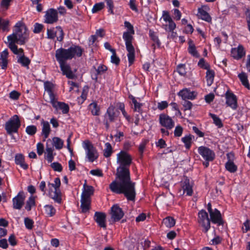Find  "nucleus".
<instances>
[{
  "instance_id": "a19ab883",
  "label": "nucleus",
  "mask_w": 250,
  "mask_h": 250,
  "mask_svg": "<svg viewBox=\"0 0 250 250\" xmlns=\"http://www.w3.org/2000/svg\"><path fill=\"white\" fill-rule=\"evenodd\" d=\"M9 23L8 20H4L0 18V28L1 27L3 31H9Z\"/></svg>"
},
{
  "instance_id": "4c0bfd02",
  "label": "nucleus",
  "mask_w": 250,
  "mask_h": 250,
  "mask_svg": "<svg viewBox=\"0 0 250 250\" xmlns=\"http://www.w3.org/2000/svg\"><path fill=\"white\" fill-rule=\"evenodd\" d=\"M226 169L230 172H234L237 170V166L233 162H227L226 164Z\"/></svg>"
},
{
  "instance_id": "39448f33",
  "label": "nucleus",
  "mask_w": 250,
  "mask_h": 250,
  "mask_svg": "<svg viewBox=\"0 0 250 250\" xmlns=\"http://www.w3.org/2000/svg\"><path fill=\"white\" fill-rule=\"evenodd\" d=\"M61 181L59 178L55 179L54 184H48V196L59 204L62 202V193L59 189Z\"/></svg>"
},
{
  "instance_id": "f704fd0d",
  "label": "nucleus",
  "mask_w": 250,
  "mask_h": 250,
  "mask_svg": "<svg viewBox=\"0 0 250 250\" xmlns=\"http://www.w3.org/2000/svg\"><path fill=\"white\" fill-rule=\"evenodd\" d=\"M214 77V72L213 70L208 69L206 73V79L208 85L210 86L213 82Z\"/></svg>"
},
{
  "instance_id": "e433bc0d",
  "label": "nucleus",
  "mask_w": 250,
  "mask_h": 250,
  "mask_svg": "<svg viewBox=\"0 0 250 250\" xmlns=\"http://www.w3.org/2000/svg\"><path fill=\"white\" fill-rule=\"evenodd\" d=\"M45 213L49 216H53L56 213V209L51 205H46L44 206Z\"/></svg>"
},
{
  "instance_id": "8fccbe9b",
  "label": "nucleus",
  "mask_w": 250,
  "mask_h": 250,
  "mask_svg": "<svg viewBox=\"0 0 250 250\" xmlns=\"http://www.w3.org/2000/svg\"><path fill=\"white\" fill-rule=\"evenodd\" d=\"M104 5L103 2L96 3L93 6L92 11L93 13H96L102 9L104 7Z\"/></svg>"
},
{
  "instance_id": "6ab92c4d",
  "label": "nucleus",
  "mask_w": 250,
  "mask_h": 250,
  "mask_svg": "<svg viewBox=\"0 0 250 250\" xmlns=\"http://www.w3.org/2000/svg\"><path fill=\"white\" fill-rule=\"evenodd\" d=\"M182 188L184 193H186L187 195L191 196L192 194V184L190 182L189 179L186 178L182 182Z\"/></svg>"
},
{
  "instance_id": "680f3d73",
  "label": "nucleus",
  "mask_w": 250,
  "mask_h": 250,
  "mask_svg": "<svg viewBox=\"0 0 250 250\" xmlns=\"http://www.w3.org/2000/svg\"><path fill=\"white\" fill-rule=\"evenodd\" d=\"M20 96V93L16 90H13L9 94V97L13 100H17Z\"/></svg>"
},
{
  "instance_id": "473e14b6",
  "label": "nucleus",
  "mask_w": 250,
  "mask_h": 250,
  "mask_svg": "<svg viewBox=\"0 0 250 250\" xmlns=\"http://www.w3.org/2000/svg\"><path fill=\"white\" fill-rule=\"evenodd\" d=\"M18 55H20L21 56L18 59V62L22 64V65L24 66H28L30 62V60L24 56L23 51L22 53L20 52Z\"/></svg>"
},
{
  "instance_id": "9b49d317",
  "label": "nucleus",
  "mask_w": 250,
  "mask_h": 250,
  "mask_svg": "<svg viewBox=\"0 0 250 250\" xmlns=\"http://www.w3.org/2000/svg\"><path fill=\"white\" fill-rule=\"evenodd\" d=\"M111 219L115 222L119 221L124 216L122 209L117 205H114L111 208Z\"/></svg>"
},
{
  "instance_id": "e2e57ef3",
  "label": "nucleus",
  "mask_w": 250,
  "mask_h": 250,
  "mask_svg": "<svg viewBox=\"0 0 250 250\" xmlns=\"http://www.w3.org/2000/svg\"><path fill=\"white\" fill-rule=\"evenodd\" d=\"M90 173L94 176H97L99 177H102L103 174L102 171L99 169H93L90 171Z\"/></svg>"
},
{
  "instance_id": "774afa93",
  "label": "nucleus",
  "mask_w": 250,
  "mask_h": 250,
  "mask_svg": "<svg viewBox=\"0 0 250 250\" xmlns=\"http://www.w3.org/2000/svg\"><path fill=\"white\" fill-rule=\"evenodd\" d=\"M182 104L184 107L185 110L190 109L192 106V104L190 102L186 100H185V101Z\"/></svg>"
},
{
  "instance_id": "6e6d98bb",
  "label": "nucleus",
  "mask_w": 250,
  "mask_h": 250,
  "mask_svg": "<svg viewBox=\"0 0 250 250\" xmlns=\"http://www.w3.org/2000/svg\"><path fill=\"white\" fill-rule=\"evenodd\" d=\"M107 70V67L106 66L103 64H101L98 66V68L96 69V71L97 74L100 75L104 73Z\"/></svg>"
},
{
  "instance_id": "f8f14e48",
  "label": "nucleus",
  "mask_w": 250,
  "mask_h": 250,
  "mask_svg": "<svg viewBox=\"0 0 250 250\" xmlns=\"http://www.w3.org/2000/svg\"><path fill=\"white\" fill-rule=\"evenodd\" d=\"M58 21V12L54 9H50L46 11L45 15V22L47 23H53Z\"/></svg>"
},
{
  "instance_id": "7ed1b4c3",
  "label": "nucleus",
  "mask_w": 250,
  "mask_h": 250,
  "mask_svg": "<svg viewBox=\"0 0 250 250\" xmlns=\"http://www.w3.org/2000/svg\"><path fill=\"white\" fill-rule=\"evenodd\" d=\"M124 23L125 26L127 28L128 30L124 33L123 39L125 42L126 50L128 52L127 57L129 65H131L133 63L135 58V49L132 44L133 39L132 35L135 32L133 25L129 22L125 21Z\"/></svg>"
},
{
  "instance_id": "0e129e2a",
  "label": "nucleus",
  "mask_w": 250,
  "mask_h": 250,
  "mask_svg": "<svg viewBox=\"0 0 250 250\" xmlns=\"http://www.w3.org/2000/svg\"><path fill=\"white\" fill-rule=\"evenodd\" d=\"M183 132V128L180 125H178L175 127L174 130V135L180 137L182 135Z\"/></svg>"
},
{
  "instance_id": "412c9836",
  "label": "nucleus",
  "mask_w": 250,
  "mask_h": 250,
  "mask_svg": "<svg viewBox=\"0 0 250 250\" xmlns=\"http://www.w3.org/2000/svg\"><path fill=\"white\" fill-rule=\"evenodd\" d=\"M209 214L211 221L213 223L218 224L219 225L223 224L221 213L217 209H215Z\"/></svg>"
},
{
  "instance_id": "9d476101",
  "label": "nucleus",
  "mask_w": 250,
  "mask_h": 250,
  "mask_svg": "<svg viewBox=\"0 0 250 250\" xmlns=\"http://www.w3.org/2000/svg\"><path fill=\"white\" fill-rule=\"evenodd\" d=\"M160 124L167 129H170L174 126L172 119L166 114H161L159 116Z\"/></svg>"
},
{
  "instance_id": "7c9ffc66",
  "label": "nucleus",
  "mask_w": 250,
  "mask_h": 250,
  "mask_svg": "<svg viewBox=\"0 0 250 250\" xmlns=\"http://www.w3.org/2000/svg\"><path fill=\"white\" fill-rule=\"evenodd\" d=\"M163 224L166 227L171 228L175 225V220L172 217L168 216L163 219Z\"/></svg>"
},
{
  "instance_id": "393cba45",
  "label": "nucleus",
  "mask_w": 250,
  "mask_h": 250,
  "mask_svg": "<svg viewBox=\"0 0 250 250\" xmlns=\"http://www.w3.org/2000/svg\"><path fill=\"white\" fill-rule=\"evenodd\" d=\"M15 163L17 165H20V167L24 169H27L28 167L27 164L24 162V156L21 154H17L15 157Z\"/></svg>"
},
{
  "instance_id": "052dcab7",
  "label": "nucleus",
  "mask_w": 250,
  "mask_h": 250,
  "mask_svg": "<svg viewBox=\"0 0 250 250\" xmlns=\"http://www.w3.org/2000/svg\"><path fill=\"white\" fill-rule=\"evenodd\" d=\"M189 52L194 57H198V53L196 51L195 47L193 44L191 45V44H189Z\"/></svg>"
},
{
  "instance_id": "58836bf2",
  "label": "nucleus",
  "mask_w": 250,
  "mask_h": 250,
  "mask_svg": "<svg viewBox=\"0 0 250 250\" xmlns=\"http://www.w3.org/2000/svg\"><path fill=\"white\" fill-rule=\"evenodd\" d=\"M105 146L106 148L104 150V155L105 157H109L112 153V146L109 143H106Z\"/></svg>"
},
{
  "instance_id": "5fc2aeb1",
  "label": "nucleus",
  "mask_w": 250,
  "mask_h": 250,
  "mask_svg": "<svg viewBox=\"0 0 250 250\" xmlns=\"http://www.w3.org/2000/svg\"><path fill=\"white\" fill-rule=\"evenodd\" d=\"M106 2L107 6L108 8V11L110 12L111 14H114L113 8L114 4L112 0H105Z\"/></svg>"
},
{
  "instance_id": "a211bd4d",
  "label": "nucleus",
  "mask_w": 250,
  "mask_h": 250,
  "mask_svg": "<svg viewBox=\"0 0 250 250\" xmlns=\"http://www.w3.org/2000/svg\"><path fill=\"white\" fill-rule=\"evenodd\" d=\"M178 95L181 96L183 100L194 99L197 95V94L194 91H190L187 88L183 89L178 93Z\"/></svg>"
},
{
  "instance_id": "338daca9",
  "label": "nucleus",
  "mask_w": 250,
  "mask_h": 250,
  "mask_svg": "<svg viewBox=\"0 0 250 250\" xmlns=\"http://www.w3.org/2000/svg\"><path fill=\"white\" fill-rule=\"evenodd\" d=\"M37 153L39 155H42L44 151V146L42 144L39 143L37 145Z\"/></svg>"
},
{
  "instance_id": "bf43d9fd",
  "label": "nucleus",
  "mask_w": 250,
  "mask_h": 250,
  "mask_svg": "<svg viewBox=\"0 0 250 250\" xmlns=\"http://www.w3.org/2000/svg\"><path fill=\"white\" fill-rule=\"evenodd\" d=\"M112 53V55L111 57V62L117 65L120 62V59L117 56L116 51H115V53Z\"/></svg>"
},
{
  "instance_id": "6e6552de",
  "label": "nucleus",
  "mask_w": 250,
  "mask_h": 250,
  "mask_svg": "<svg viewBox=\"0 0 250 250\" xmlns=\"http://www.w3.org/2000/svg\"><path fill=\"white\" fill-rule=\"evenodd\" d=\"M198 152L206 161H211L214 158L215 154L214 152L206 146H201L199 147Z\"/></svg>"
},
{
  "instance_id": "ea45409f",
  "label": "nucleus",
  "mask_w": 250,
  "mask_h": 250,
  "mask_svg": "<svg viewBox=\"0 0 250 250\" xmlns=\"http://www.w3.org/2000/svg\"><path fill=\"white\" fill-rule=\"evenodd\" d=\"M209 219L208 216V214L207 212L204 210H201L198 213V222H200V221L206 220Z\"/></svg>"
},
{
  "instance_id": "aec40b11",
  "label": "nucleus",
  "mask_w": 250,
  "mask_h": 250,
  "mask_svg": "<svg viewBox=\"0 0 250 250\" xmlns=\"http://www.w3.org/2000/svg\"><path fill=\"white\" fill-rule=\"evenodd\" d=\"M45 90L48 93L49 96L50 102L56 98V95L53 92L55 85L51 82L46 81L44 83Z\"/></svg>"
},
{
  "instance_id": "c85d7f7f",
  "label": "nucleus",
  "mask_w": 250,
  "mask_h": 250,
  "mask_svg": "<svg viewBox=\"0 0 250 250\" xmlns=\"http://www.w3.org/2000/svg\"><path fill=\"white\" fill-rule=\"evenodd\" d=\"M51 143H49V144L52 145L53 146H55L57 149H61L63 145V141L59 137H54L51 140Z\"/></svg>"
},
{
  "instance_id": "a18cd8bd",
  "label": "nucleus",
  "mask_w": 250,
  "mask_h": 250,
  "mask_svg": "<svg viewBox=\"0 0 250 250\" xmlns=\"http://www.w3.org/2000/svg\"><path fill=\"white\" fill-rule=\"evenodd\" d=\"M210 116L213 120L214 123L217 125L219 127H221L223 126L221 120L215 114L209 113Z\"/></svg>"
},
{
  "instance_id": "4468645a",
  "label": "nucleus",
  "mask_w": 250,
  "mask_h": 250,
  "mask_svg": "<svg viewBox=\"0 0 250 250\" xmlns=\"http://www.w3.org/2000/svg\"><path fill=\"white\" fill-rule=\"evenodd\" d=\"M106 215L105 213L101 212H96L94 215V220L98 224L99 226L106 229L105 224Z\"/></svg>"
},
{
  "instance_id": "49530a36",
  "label": "nucleus",
  "mask_w": 250,
  "mask_h": 250,
  "mask_svg": "<svg viewBox=\"0 0 250 250\" xmlns=\"http://www.w3.org/2000/svg\"><path fill=\"white\" fill-rule=\"evenodd\" d=\"M149 36L151 39V40L157 44L158 46H160V41L158 38V37L156 36L155 33L151 30H149Z\"/></svg>"
},
{
  "instance_id": "4be33fe9",
  "label": "nucleus",
  "mask_w": 250,
  "mask_h": 250,
  "mask_svg": "<svg viewBox=\"0 0 250 250\" xmlns=\"http://www.w3.org/2000/svg\"><path fill=\"white\" fill-rule=\"evenodd\" d=\"M8 56V52L7 49H5L0 54V65L2 69H5L7 68L8 61L7 58Z\"/></svg>"
},
{
  "instance_id": "5701e85b",
  "label": "nucleus",
  "mask_w": 250,
  "mask_h": 250,
  "mask_svg": "<svg viewBox=\"0 0 250 250\" xmlns=\"http://www.w3.org/2000/svg\"><path fill=\"white\" fill-rule=\"evenodd\" d=\"M49 143H51V139H48L47 140L46 145V159L47 160L48 162H51L53 159V152L54 148L53 147L51 146V145L49 144Z\"/></svg>"
},
{
  "instance_id": "79ce46f5",
  "label": "nucleus",
  "mask_w": 250,
  "mask_h": 250,
  "mask_svg": "<svg viewBox=\"0 0 250 250\" xmlns=\"http://www.w3.org/2000/svg\"><path fill=\"white\" fill-rule=\"evenodd\" d=\"M35 205V199L33 196H31L26 202L25 209L28 211L31 210V208Z\"/></svg>"
},
{
  "instance_id": "de8ad7c7",
  "label": "nucleus",
  "mask_w": 250,
  "mask_h": 250,
  "mask_svg": "<svg viewBox=\"0 0 250 250\" xmlns=\"http://www.w3.org/2000/svg\"><path fill=\"white\" fill-rule=\"evenodd\" d=\"M37 131V127L35 125H29L26 128V133L30 135H34Z\"/></svg>"
},
{
  "instance_id": "cd10ccee",
  "label": "nucleus",
  "mask_w": 250,
  "mask_h": 250,
  "mask_svg": "<svg viewBox=\"0 0 250 250\" xmlns=\"http://www.w3.org/2000/svg\"><path fill=\"white\" fill-rule=\"evenodd\" d=\"M81 208L83 212L88 211L90 208V198H87L81 197Z\"/></svg>"
},
{
  "instance_id": "b1692460",
  "label": "nucleus",
  "mask_w": 250,
  "mask_h": 250,
  "mask_svg": "<svg viewBox=\"0 0 250 250\" xmlns=\"http://www.w3.org/2000/svg\"><path fill=\"white\" fill-rule=\"evenodd\" d=\"M94 188L91 186H88L85 183L83 185V190L82 194V197L90 198V196L93 194Z\"/></svg>"
},
{
  "instance_id": "c9c22d12",
  "label": "nucleus",
  "mask_w": 250,
  "mask_h": 250,
  "mask_svg": "<svg viewBox=\"0 0 250 250\" xmlns=\"http://www.w3.org/2000/svg\"><path fill=\"white\" fill-rule=\"evenodd\" d=\"M200 226H201L203 228V231L206 233L208 229H210V220H203L200 221V222H198Z\"/></svg>"
},
{
  "instance_id": "603ef678",
  "label": "nucleus",
  "mask_w": 250,
  "mask_h": 250,
  "mask_svg": "<svg viewBox=\"0 0 250 250\" xmlns=\"http://www.w3.org/2000/svg\"><path fill=\"white\" fill-rule=\"evenodd\" d=\"M243 233H246L248 230H250V221L247 220L244 223L242 228Z\"/></svg>"
},
{
  "instance_id": "423d86ee",
  "label": "nucleus",
  "mask_w": 250,
  "mask_h": 250,
  "mask_svg": "<svg viewBox=\"0 0 250 250\" xmlns=\"http://www.w3.org/2000/svg\"><path fill=\"white\" fill-rule=\"evenodd\" d=\"M21 125V122L18 115H15L11 118L6 123L5 129L9 134L17 132Z\"/></svg>"
},
{
  "instance_id": "37998d69",
  "label": "nucleus",
  "mask_w": 250,
  "mask_h": 250,
  "mask_svg": "<svg viewBox=\"0 0 250 250\" xmlns=\"http://www.w3.org/2000/svg\"><path fill=\"white\" fill-rule=\"evenodd\" d=\"M56 37L58 41L61 42L63 38V32L60 26H57L56 28Z\"/></svg>"
},
{
  "instance_id": "3c124183",
  "label": "nucleus",
  "mask_w": 250,
  "mask_h": 250,
  "mask_svg": "<svg viewBox=\"0 0 250 250\" xmlns=\"http://www.w3.org/2000/svg\"><path fill=\"white\" fill-rule=\"evenodd\" d=\"M198 64L201 68L207 70L209 69V65L208 63L206 62L204 59L203 58L200 60Z\"/></svg>"
},
{
  "instance_id": "1a4fd4ad",
  "label": "nucleus",
  "mask_w": 250,
  "mask_h": 250,
  "mask_svg": "<svg viewBox=\"0 0 250 250\" xmlns=\"http://www.w3.org/2000/svg\"><path fill=\"white\" fill-rule=\"evenodd\" d=\"M25 196L23 191H20L13 199V207L14 209H21L24 205Z\"/></svg>"
},
{
  "instance_id": "bb28decb",
  "label": "nucleus",
  "mask_w": 250,
  "mask_h": 250,
  "mask_svg": "<svg viewBox=\"0 0 250 250\" xmlns=\"http://www.w3.org/2000/svg\"><path fill=\"white\" fill-rule=\"evenodd\" d=\"M116 117L117 115L115 108L113 106H109L105 115V118H108L110 122H113Z\"/></svg>"
},
{
  "instance_id": "09e8293b",
  "label": "nucleus",
  "mask_w": 250,
  "mask_h": 250,
  "mask_svg": "<svg viewBox=\"0 0 250 250\" xmlns=\"http://www.w3.org/2000/svg\"><path fill=\"white\" fill-rule=\"evenodd\" d=\"M24 224L27 229H31L33 227L34 222L31 219L27 217L24 219Z\"/></svg>"
},
{
  "instance_id": "2f4dec72",
  "label": "nucleus",
  "mask_w": 250,
  "mask_h": 250,
  "mask_svg": "<svg viewBox=\"0 0 250 250\" xmlns=\"http://www.w3.org/2000/svg\"><path fill=\"white\" fill-rule=\"evenodd\" d=\"M238 77L240 79L242 84L248 89H250V84L247 74L244 72H242L238 75Z\"/></svg>"
},
{
  "instance_id": "20e7f679",
  "label": "nucleus",
  "mask_w": 250,
  "mask_h": 250,
  "mask_svg": "<svg viewBox=\"0 0 250 250\" xmlns=\"http://www.w3.org/2000/svg\"><path fill=\"white\" fill-rule=\"evenodd\" d=\"M83 51V49L78 46H73L67 49L61 48L56 51L55 56L59 63H62L75 56L80 57Z\"/></svg>"
},
{
  "instance_id": "a878e982",
  "label": "nucleus",
  "mask_w": 250,
  "mask_h": 250,
  "mask_svg": "<svg viewBox=\"0 0 250 250\" xmlns=\"http://www.w3.org/2000/svg\"><path fill=\"white\" fill-rule=\"evenodd\" d=\"M41 124L42 125V134L44 138L43 141H45V139L48 137L51 131L50 125L48 122L44 121L43 120L42 121Z\"/></svg>"
},
{
  "instance_id": "13d9d810",
  "label": "nucleus",
  "mask_w": 250,
  "mask_h": 250,
  "mask_svg": "<svg viewBox=\"0 0 250 250\" xmlns=\"http://www.w3.org/2000/svg\"><path fill=\"white\" fill-rule=\"evenodd\" d=\"M12 0H2L0 3V6L4 10L8 9L10 3Z\"/></svg>"
},
{
  "instance_id": "ddd939ff",
  "label": "nucleus",
  "mask_w": 250,
  "mask_h": 250,
  "mask_svg": "<svg viewBox=\"0 0 250 250\" xmlns=\"http://www.w3.org/2000/svg\"><path fill=\"white\" fill-rule=\"evenodd\" d=\"M60 64L63 75H65L68 79H73L76 77L69 64L66 62L60 63Z\"/></svg>"
},
{
  "instance_id": "69168bd1",
  "label": "nucleus",
  "mask_w": 250,
  "mask_h": 250,
  "mask_svg": "<svg viewBox=\"0 0 250 250\" xmlns=\"http://www.w3.org/2000/svg\"><path fill=\"white\" fill-rule=\"evenodd\" d=\"M43 27V25L37 23L34 25V28L33 30V32L35 33H39L42 31Z\"/></svg>"
},
{
  "instance_id": "f03ea898",
  "label": "nucleus",
  "mask_w": 250,
  "mask_h": 250,
  "mask_svg": "<svg viewBox=\"0 0 250 250\" xmlns=\"http://www.w3.org/2000/svg\"><path fill=\"white\" fill-rule=\"evenodd\" d=\"M29 33L25 25L21 22H18L14 26V30L12 34L7 37L8 46L15 54L22 53L23 49H18L16 43L22 45L28 41Z\"/></svg>"
},
{
  "instance_id": "f3484780",
  "label": "nucleus",
  "mask_w": 250,
  "mask_h": 250,
  "mask_svg": "<svg viewBox=\"0 0 250 250\" xmlns=\"http://www.w3.org/2000/svg\"><path fill=\"white\" fill-rule=\"evenodd\" d=\"M231 54L233 58L239 60L245 55L246 52L244 47L239 45L237 47L231 49Z\"/></svg>"
},
{
  "instance_id": "c756f323",
  "label": "nucleus",
  "mask_w": 250,
  "mask_h": 250,
  "mask_svg": "<svg viewBox=\"0 0 250 250\" xmlns=\"http://www.w3.org/2000/svg\"><path fill=\"white\" fill-rule=\"evenodd\" d=\"M89 110L92 114L94 116H98L100 114V108L97 103L93 102L89 105Z\"/></svg>"
},
{
  "instance_id": "c03bdc74",
  "label": "nucleus",
  "mask_w": 250,
  "mask_h": 250,
  "mask_svg": "<svg viewBox=\"0 0 250 250\" xmlns=\"http://www.w3.org/2000/svg\"><path fill=\"white\" fill-rule=\"evenodd\" d=\"M192 136L190 135L186 136L182 138V141L185 144L187 148H189L190 146L191 141L192 140Z\"/></svg>"
},
{
  "instance_id": "0eeeda50",
  "label": "nucleus",
  "mask_w": 250,
  "mask_h": 250,
  "mask_svg": "<svg viewBox=\"0 0 250 250\" xmlns=\"http://www.w3.org/2000/svg\"><path fill=\"white\" fill-rule=\"evenodd\" d=\"M84 148L86 151V156L90 162H92L98 158V153L96 148L89 142H84Z\"/></svg>"
},
{
  "instance_id": "864d4df0",
  "label": "nucleus",
  "mask_w": 250,
  "mask_h": 250,
  "mask_svg": "<svg viewBox=\"0 0 250 250\" xmlns=\"http://www.w3.org/2000/svg\"><path fill=\"white\" fill-rule=\"evenodd\" d=\"M134 104L133 110L134 111L138 112L139 113H141L142 112L141 107L142 106V104L140 103L137 101H135L133 103Z\"/></svg>"
},
{
  "instance_id": "dca6fc26",
  "label": "nucleus",
  "mask_w": 250,
  "mask_h": 250,
  "mask_svg": "<svg viewBox=\"0 0 250 250\" xmlns=\"http://www.w3.org/2000/svg\"><path fill=\"white\" fill-rule=\"evenodd\" d=\"M50 102L54 108L57 110H61L63 114H66L68 112L69 109V106L68 104L64 103L58 102L56 98H55V99H53V100H52Z\"/></svg>"
},
{
  "instance_id": "72a5a7b5",
  "label": "nucleus",
  "mask_w": 250,
  "mask_h": 250,
  "mask_svg": "<svg viewBox=\"0 0 250 250\" xmlns=\"http://www.w3.org/2000/svg\"><path fill=\"white\" fill-rule=\"evenodd\" d=\"M199 11V16L201 17V18L208 22H210L211 21V18L209 14L203 10L202 8L198 9Z\"/></svg>"
},
{
  "instance_id": "4d7b16f0",
  "label": "nucleus",
  "mask_w": 250,
  "mask_h": 250,
  "mask_svg": "<svg viewBox=\"0 0 250 250\" xmlns=\"http://www.w3.org/2000/svg\"><path fill=\"white\" fill-rule=\"evenodd\" d=\"M51 167L55 171L61 172L62 170V167L61 165L59 163H53L51 164Z\"/></svg>"
},
{
  "instance_id": "f257e3e1",
  "label": "nucleus",
  "mask_w": 250,
  "mask_h": 250,
  "mask_svg": "<svg viewBox=\"0 0 250 250\" xmlns=\"http://www.w3.org/2000/svg\"><path fill=\"white\" fill-rule=\"evenodd\" d=\"M132 157L125 151H122L117 155V161L119 165L117 169V180L112 182L109 188L114 192L123 193L128 200L135 199V183L131 180L129 167L132 163Z\"/></svg>"
},
{
  "instance_id": "2eb2a0df",
  "label": "nucleus",
  "mask_w": 250,
  "mask_h": 250,
  "mask_svg": "<svg viewBox=\"0 0 250 250\" xmlns=\"http://www.w3.org/2000/svg\"><path fill=\"white\" fill-rule=\"evenodd\" d=\"M226 104L233 109L237 107V99L236 96L232 93L227 91L226 93Z\"/></svg>"
}]
</instances>
